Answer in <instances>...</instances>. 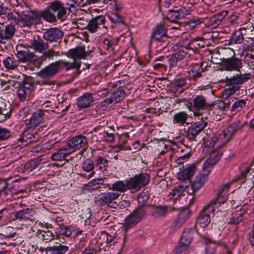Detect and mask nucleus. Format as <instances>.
I'll use <instances>...</instances> for the list:
<instances>
[{
  "mask_svg": "<svg viewBox=\"0 0 254 254\" xmlns=\"http://www.w3.org/2000/svg\"><path fill=\"white\" fill-rule=\"evenodd\" d=\"M150 178V176L148 174L141 172L128 178L125 182L123 181H117L112 184L111 186L110 185L108 186L111 190L118 192H125L129 190L131 193H134L148 185Z\"/></svg>",
  "mask_w": 254,
  "mask_h": 254,
  "instance_id": "1",
  "label": "nucleus"
},
{
  "mask_svg": "<svg viewBox=\"0 0 254 254\" xmlns=\"http://www.w3.org/2000/svg\"><path fill=\"white\" fill-rule=\"evenodd\" d=\"M246 124L247 122L241 120L233 122L221 133L214 135L210 140L209 146L216 148L224 146L230 140L233 135L243 128Z\"/></svg>",
  "mask_w": 254,
  "mask_h": 254,
  "instance_id": "2",
  "label": "nucleus"
},
{
  "mask_svg": "<svg viewBox=\"0 0 254 254\" xmlns=\"http://www.w3.org/2000/svg\"><path fill=\"white\" fill-rule=\"evenodd\" d=\"M79 66L78 64H69L63 60L56 61L43 68L38 72V76L44 80L42 84H47L48 80L57 74L61 69L65 68L66 70L72 69L73 67Z\"/></svg>",
  "mask_w": 254,
  "mask_h": 254,
  "instance_id": "3",
  "label": "nucleus"
},
{
  "mask_svg": "<svg viewBox=\"0 0 254 254\" xmlns=\"http://www.w3.org/2000/svg\"><path fill=\"white\" fill-rule=\"evenodd\" d=\"M250 78V73L237 74L231 77H226V88L223 91L224 95L228 98L240 89V85Z\"/></svg>",
  "mask_w": 254,
  "mask_h": 254,
  "instance_id": "4",
  "label": "nucleus"
},
{
  "mask_svg": "<svg viewBox=\"0 0 254 254\" xmlns=\"http://www.w3.org/2000/svg\"><path fill=\"white\" fill-rule=\"evenodd\" d=\"M30 129L24 130L19 138L14 141L12 144L14 149H20L40 139L42 134L36 130Z\"/></svg>",
  "mask_w": 254,
  "mask_h": 254,
  "instance_id": "5",
  "label": "nucleus"
},
{
  "mask_svg": "<svg viewBox=\"0 0 254 254\" xmlns=\"http://www.w3.org/2000/svg\"><path fill=\"white\" fill-rule=\"evenodd\" d=\"M190 110L193 112L195 117H199L202 115V111L207 110L209 112L212 111V104L207 102L206 97L203 95H197L195 96L192 102L190 103Z\"/></svg>",
  "mask_w": 254,
  "mask_h": 254,
  "instance_id": "6",
  "label": "nucleus"
},
{
  "mask_svg": "<svg viewBox=\"0 0 254 254\" xmlns=\"http://www.w3.org/2000/svg\"><path fill=\"white\" fill-rule=\"evenodd\" d=\"M121 195L118 192L109 191L101 193L94 198V202L97 206L107 205L108 207L116 208L118 203L116 201Z\"/></svg>",
  "mask_w": 254,
  "mask_h": 254,
  "instance_id": "7",
  "label": "nucleus"
},
{
  "mask_svg": "<svg viewBox=\"0 0 254 254\" xmlns=\"http://www.w3.org/2000/svg\"><path fill=\"white\" fill-rule=\"evenodd\" d=\"M230 184H225L223 185L219 190L216 197L211 201L210 203L205 206L202 211L207 214H212L213 215L214 213L217 208V203L220 204L224 202L227 192L228 189L230 187Z\"/></svg>",
  "mask_w": 254,
  "mask_h": 254,
  "instance_id": "8",
  "label": "nucleus"
},
{
  "mask_svg": "<svg viewBox=\"0 0 254 254\" xmlns=\"http://www.w3.org/2000/svg\"><path fill=\"white\" fill-rule=\"evenodd\" d=\"M146 215V211L141 207H137L124 220L123 228L127 231L133 227Z\"/></svg>",
  "mask_w": 254,
  "mask_h": 254,
  "instance_id": "9",
  "label": "nucleus"
},
{
  "mask_svg": "<svg viewBox=\"0 0 254 254\" xmlns=\"http://www.w3.org/2000/svg\"><path fill=\"white\" fill-rule=\"evenodd\" d=\"M230 57L221 59V65L226 71H240L242 67V63L241 59L235 57V53L233 49H229Z\"/></svg>",
  "mask_w": 254,
  "mask_h": 254,
  "instance_id": "10",
  "label": "nucleus"
},
{
  "mask_svg": "<svg viewBox=\"0 0 254 254\" xmlns=\"http://www.w3.org/2000/svg\"><path fill=\"white\" fill-rule=\"evenodd\" d=\"M31 80L26 79L18 83L19 86L15 89V93L21 102L29 100L31 92L34 90V86L30 81Z\"/></svg>",
  "mask_w": 254,
  "mask_h": 254,
  "instance_id": "11",
  "label": "nucleus"
},
{
  "mask_svg": "<svg viewBox=\"0 0 254 254\" xmlns=\"http://www.w3.org/2000/svg\"><path fill=\"white\" fill-rule=\"evenodd\" d=\"M66 146L70 153L82 148L80 152L83 153L88 147V139L83 134L76 135L68 140Z\"/></svg>",
  "mask_w": 254,
  "mask_h": 254,
  "instance_id": "12",
  "label": "nucleus"
},
{
  "mask_svg": "<svg viewBox=\"0 0 254 254\" xmlns=\"http://www.w3.org/2000/svg\"><path fill=\"white\" fill-rule=\"evenodd\" d=\"M207 124V122L202 121L191 124L185 131V137L190 141H196Z\"/></svg>",
  "mask_w": 254,
  "mask_h": 254,
  "instance_id": "13",
  "label": "nucleus"
},
{
  "mask_svg": "<svg viewBox=\"0 0 254 254\" xmlns=\"http://www.w3.org/2000/svg\"><path fill=\"white\" fill-rule=\"evenodd\" d=\"M15 25L12 24L5 26L4 29H0V44H2L5 49L10 46V41L15 33Z\"/></svg>",
  "mask_w": 254,
  "mask_h": 254,
  "instance_id": "14",
  "label": "nucleus"
},
{
  "mask_svg": "<svg viewBox=\"0 0 254 254\" xmlns=\"http://www.w3.org/2000/svg\"><path fill=\"white\" fill-rule=\"evenodd\" d=\"M47 110H37L30 118L26 120L25 125L28 129H33L38 127L43 121Z\"/></svg>",
  "mask_w": 254,
  "mask_h": 254,
  "instance_id": "15",
  "label": "nucleus"
},
{
  "mask_svg": "<svg viewBox=\"0 0 254 254\" xmlns=\"http://www.w3.org/2000/svg\"><path fill=\"white\" fill-rule=\"evenodd\" d=\"M190 85V79L189 78L184 77L177 78L172 82L170 90L174 93H181L185 89L189 88Z\"/></svg>",
  "mask_w": 254,
  "mask_h": 254,
  "instance_id": "16",
  "label": "nucleus"
},
{
  "mask_svg": "<svg viewBox=\"0 0 254 254\" xmlns=\"http://www.w3.org/2000/svg\"><path fill=\"white\" fill-rule=\"evenodd\" d=\"M19 18L20 21L22 22L24 25L27 26H31L36 24L40 19L36 12L30 10L20 12Z\"/></svg>",
  "mask_w": 254,
  "mask_h": 254,
  "instance_id": "17",
  "label": "nucleus"
},
{
  "mask_svg": "<svg viewBox=\"0 0 254 254\" xmlns=\"http://www.w3.org/2000/svg\"><path fill=\"white\" fill-rule=\"evenodd\" d=\"M68 56L73 59V63L69 64H78L79 66L73 67L72 69H79L81 66L80 60L85 59V48L84 47H78L74 49H70L67 53Z\"/></svg>",
  "mask_w": 254,
  "mask_h": 254,
  "instance_id": "18",
  "label": "nucleus"
},
{
  "mask_svg": "<svg viewBox=\"0 0 254 254\" xmlns=\"http://www.w3.org/2000/svg\"><path fill=\"white\" fill-rule=\"evenodd\" d=\"M64 33L58 28H52L47 30L43 33V38L50 42H57L61 40Z\"/></svg>",
  "mask_w": 254,
  "mask_h": 254,
  "instance_id": "19",
  "label": "nucleus"
},
{
  "mask_svg": "<svg viewBox=\"0 0 254 254\" xmlns=\"http://www.w3.org/2000/svg\"><path fill=\"white\" fill-rule=\"evenodd\" d=\"M168 38L167 29L163 24H159L153 29L151 37V43L153 42L154 40L157 41L168 39Z\"/></svg>",
  "mask_w": 254,
  "mask_h": 254,
  "instance_id": "20",
  "label": "nucleus"
},
{
  "mask_svg": "<svg viewBox=\"0 0 254 254\" xmlns=\"http://www.w3.org/2000/svg\"><path fill=\"white\" fill-rule=\"evenodd\" d=\"M14 219L20 221L34 222L36 218L31 208H26L16 211L14 213Z\"/></svg>",
  "mask_w": 254,
  "mask_h": 254,
  "instance_id": "21",
  "label": "nucleus"
},
{
  "mask_svg": "<svg viewBox=\"0 0 254 254\" xmlns=\"http://www.w3.org/2000/svg\"><path fill=\"white\" fill-rule=\"evenodd\" d=\"M94 101L93 94L87 92L78 98L76 105L78 109L81 110L90 107Z\"/></svg>",
  "mask_w": 254,
  "mask_h": 254,
  "instance_id": "22",
  "label": "nucleus"
},
{
  "mask_svg": "<svg viewBox=\"0 0 254 254\" xmlns=\"http://www.w3.org/2000/svg\"><path fill=\"white\" fill-rule=\"evenodd\" d=\"M49 8L54 12L58 11L57 17L59 19L63 20L66 18V9L61 1L56 0L51 2Z\"/></svg>",
  "mask_w": 254,
  "mask_h": 254,
  "instance_id": "23",
  "label": "nucleus"
},
{
  "mask_svg": "<svg viewBox=\"0 0 254 254\" xmlns=\"http://www.w3.org/2000/svg\"><path fill=\"white\" fill-rule=\"evenodd\" d=\"M211 171L209 169L204 168V166H202V170L201 174L198 175L194 182L193 187L196 190H199L206 182L208 180V176L210 173Z\"/></svg>",
  "mask_w": 254,
  "mask_h": 254,
  "instance_id": "24",
  "label": "nucleus"
},
{
  "mask_svg": "<svg viewBox=\"0 0 254 254\" xmlns=\"http://www.w3.org/2000/svg\"><path fill=\"white\" fill-rule=\"evenodd\" d=\"M188 14L189 10L184 7H181L178 9H170L167 16L171 21H175L184 18Z\"/></svg>",
  "mask_w": 254,
  "mask_h": 254,
  "instance_id": "25",
  "label": "nucleus"
},
{
  "mask_svg": "<svg viewBox=\"0 0 254 254\" xmlns=\"http://www.w3.org/2000/svg\"><path fill=\"white\" fill-rule=\"evenodd\" d=\"M17 58L22 63H34L38 60V57L33 53L28 51H18Z\"/></svg>",
  "mask_w": 254,
  "mask_h": 254,
  "instance_id": "26",
  "label": "nucleus"
},
{
  "mask_svg": "<svg viewBox=\"0 0 254 254\" xmlns=\"http://www.w3.org/2000/svg\"><path fill=\"white\" fill-rule=\"evenodd\" d=\"M30 44L32 48L39 53H42L49 48L48 43L44 42L39 36H37L36 38H34L33 40H31Z\"/></svg>",
  "mask_w": 254,
  "mask_h": 254,
  "instance_id": "27",
  "label": "nucleus"
},
{
  "mask_svg": "<svg viewBox=\"0 0 254 254\" xmlns=\"http://www.w3.org/2000/svg\"><path fill=\"white\" fill-rule=\"evenodd\" d=\"M222 157V154L217 151L212 152L209 158L205 161L203 164L204 168L210 170L211 169L215 164H216Z\"/></svg>",
  "mask_w": 254,
  "mask_h": 254,
  "instance_id": "28",
  "label": "nucleus"
},
{
  "mask_svg": "<svg viewBox=\"0 0 254 254\" xmlns=\"http://www.w3.org/2000/svg\"><path fill=\"white\" fill-rule=\"evenodd\" d=\"M195 171L196 166L195 164L189 165L178 175V179L183 181L189 180L194 175Z\"/></svg>",
  "mask_w": 254,
  "mask_h": 254,
  "instance_id": "29",
  "label": "nucleus"
},
{
  "mask_svg": "<svg viewBox=\"0 0 254 254\" xmlns=\"http://www.w3.org/2000/svg\"><path fill=\"white\" fill-rule=\"evenodd\" d=\"M0 183L5 184L6 187H7L8 189L14 195L18 194L19 192H23L24 191L20 188L21 185H20V181L18 179L11 182L10 183H7L5 180H1L0 181Z\"/></svg>",
  "mask_w": 254,
  "mask_h": 254,
  "instance_id": "30",
  "label": "nucleus"
},
{
  "mask_svg": "<svg viewBox=\"0 0 254 254\" xmlns=\"http://www.w3.org/2000/svg\"><path fill=\"white\" fill-rule=\"evenodd\" d=\"M70 153L67 146L64 145L60 149H58L57 151L53 153L51 158L52 160L54 161H62L65 160V157Z\"/></svg>",
  "mask_w": 254,
  "mask_h": 254,
  "instance_id": "31",
  "label": "nucleus"
},
{
  "mask_svg": "<svg viewBox=\"0 0 254 254\" xmlns=\"http://www.w3.org/2000/svg\"><path fill=\"white\" fill-rule=\"evenodd\" d=\"M95 166L97 170L104 172L107 171L109 167V161L104 156H98L95 161Z\"/></svg>",
  "mask_w": 254,
  "mask_h": 254,
  "instance_id": "32",
  "label": "nucleus"
},
{
  "mask_svg": "<svg viewBox=\"0 0 254 254\" xmlns=\"http://www.w3.org/2000/svg\"><path fill=\"white\" fill-rule=\"evenodd\" d=\"M4 67L8 70H15L18 66V62L13 56H8L2 61Z\"/></svg>",
  "mask_w": 254,
  "mask_h": 254,
  "instance_id": "33",
  "label": "nucleus"
},
{
  "mask_svg": "<svg viewBox=\"0 0 254 254\" xmlns=\"http://www.w3.org/2000/svg\"><path fill=\"white\" fill-rule=\"evenodd\" d=\"M246 218H247L246 213L237 211L231 214L228 223L229 224L237 225Z\"/></svg>",
  "mask_w": 254,
  "mask_h": 254,
  "instance_id": "34",
  "label": "nucleus"
},
{
  "mask_svg": "<svg viewBox=\"0 0 254 254\" xmlns=\"http://www.w3.org/2000/svg\"><path fill=\"white\" fill-rule=\"evenodd\" d=\"M18 81L13 80V79H8V80H2L0 81V85L1 86L2 90L6 92L7 93H10V90L11 87H13L15 89L17 86H18L19 84Z\"/></svg>",
  "mask_w": 254,
  "mask_h": 254,
  "instance_id": "35",
  "label": "nucleus"
},
{
  "mask_svg": "<svg viewBox=\"0 0 254 254\" xmlns=\"http://www.w3.org/2000/svg\"><path fill=\"white\" fill-rule=\"evenodd\" d=\"M51 254H64L69 249L66 245L61 243H57L55 245L48 248Z\"/></svg>",
  "mask_w": 254,
  "mask_h": 254,
  "instance_id": "36",
  "label": "nucleus"
},
{
  "mask_svg": "<svg viewBox=\"0 0 254 254\" xmlns=\"http://www.w3.org/2000/svg\"><path fill=\"white\" fill-rule=\"evenodd\" d=\"M82 169L84 171L87 172H91L88 175V178H90L94 176L95 173L93 171L94 168H95V164L93 161L90 159H86L85 160L82 164Z\"/></svg>",
  "mask_w": 254,
  "mask_h": 254,
  "instance_id": "37",
  "label": "nucleus"
},
{
  "mask_svg": "<svg viewBox=\"0 0 254 254\" xmlns=\"http://www.w3.org/2000/svg\"><path fill=\"white\" fill-rule=\"evenodd\" d=\"M226 11H223L218 13L216 15L213 16L210 19L211 25L213 27L218 26L222 21L224 18L227 15Z\"/></svg>",
  "mask_w": 254,
  "mask_h": 254,
  "instance_id": "38",
  "label": "nucleus"
},
{
  "mask_svg": "<svg viewBox=\"0 0 254 254\" xmlns=\"http://www.w3.org/2000/svg\"><path fill=\"white\" fill-rule=\"evenodd\" d=\"M125 95V91L121 89H118L114 91L109 97L111 101L115 104L123 100Z\"/></svg>",
  "mask_w": 254,
  "mask_h": 254,
  "instance_id": "39",
  "label": "nucleus"
},
{
  "mask_svg": "<svg viewBox=\"0 0 254 254\" xmlns=\"http://www.w3.org/2000/svg\"><path fill=\"white\" fill-rule=\"evenodd\" d=\"M188 115L184 112H179L173 116V123L179 126H183L188 120Z\"/></svg>",
  "mask_w": 254,
  "mask_h": 254,
  "instance_id": "40",
  "label": "nucleus"
},
{
  "mask_svg": "<svg viewBox=\"0 0 254 254\" xmlns=\"http://www.w3.org/2000/svg\"><path fill=\"white\" fill-rule=\"evenodd\" d=\"M168 208L167 206H155L151 216L155 218L164 217L167 214Z\"/></svg>",
  "mask_w": 254,
  "mask_h": 254,
  "instance_id": "41",
  "label": "nucleus"
},
{
  "mask_svg": "<svg viewBox=\"0 0 254 254\" xmlns=\"http://www.w3.org/2000/svg\"><path fill=\"white\" fill-rule=\"evenodd\" d=\"M36 234L39 239H42L46 242L51 241L54 239V235H53V233L50 230L41 231L39 230L37 231Z\"/></svg>",
  "mask_w": 254,
  "mask_h": 254,
  "instance_id": "42",
  "label": "nucleus"
},
{
  "mask_svg": "<svg viewBox=\"0 0 254 254\" xmlns=\"http://www.w3.org/2000/svg\"><path fill=\"white\" fill-rule=\"evenodd\" d=\"M191 232V231L190 229H187L184 231L180 239L182 244H185V245L187 246L190 245L192 239Z\"/></svg>",
  "mask_w": 254,
  "mask_h": 254,
  "instance_id": "43",
  "label": "nucleus"
},
{
  "mask_svg": "<svg viewBox=\"0 0 254 254\" xmlns=\"http://www.w3.org/2000/svg\"><path fill=\"white\" fill-rule=\"evenodd\" d=\"M244 39V36L241 32H234L229 40V45L241 44Z\"/></svg>",
  "mask_w": 254,
  "mask_h": 254,
  "instance_id": "44",
  "label": "nucleus"
},
{
  "mask_svg": "<svg viewBox=\"0 0 254 254\" xmlns=\"http://www.w3.org/2000/svg\"><path fill=\"white\" fill-rule=\"evenodd\" d=\"M246 105V100L239 99L236 100L233 104L231 110L235 114L240 112Z\"/></svg>",
  "mask_w": 254,
  "mask_h": 254,
  "instance_id": "45",
  "label": "nucleus"
},
{
  "mask_svg": "<svg viewBox=\"0 0 254 254\" xmlns=\"http://www.w3.org/2000/svg\"><path fill=\"white\" fill-rule=\"evenodd\" d=\"M103 43L105 48L109 52H113L115 51L117 46L118 41L116 40H112L109 39H105Z\"/></svg>",
  "mask_w": 254,
  "mask_h": 254,
  "instance_id": "46",
  "label": "nucleus"
},
{
  "mask_svg": "<svg viewBox=\"0 0 254 254\" xmlns=\"http://www.w3.org/2000/svg\"><path fill=\"white\" fill-rule=\"evenodd\" d=\"M198 222L200 224L201 227H205L210 222V215L202 211L198 218Z\"/></svg>",
  "mask_w": 254,
  "mask_h": 254,
  "instance_id": "47",
  "label": "nucleus"
},
{
  "mask_svg": "<svg viewBox=\"0 0 254 254\" xmlns=\"http://www.w3.org/2000/svg\"><path fill=\"white\" fill-rule=\"evenodd\" d=\"M41 163L39 160H31L27 161L24 166V170L26 172H30L38 167Z\"/></svg>",
  "mask_w": 254,
  "mask_h": 254,
  "instance_id": "48",
  "label": "nucleus"
},
{
  "mask_svg": "<svg viewBox=\"0 0 254 254\" xmlns=\"http://www.w3.org/2000/svg\"><path fill=\"white\" fill-rule=\"evenodd\" d=\"M149 194L148 191H142L139 193L137 200L138 202V207H141L144 208V207L146 205V202L149 198Z\"/></svg>",
  "mask_w": 254,
  "mask_h": 254,
  "instance_id": "49",
  "label": "nucleus"
},
{
  "mask_svg": "<svg viewBox=\"0 0 254 254\" xmlns=\"http://www.w3.org/2000/svg\"><path fill=\"white\" fill-rule=\"evenodd\" d=\"M204 41L200 37L192 39L190 50H193V52H194L195 50L204 47Z\"/></svg>",
  "mask_w": 254,
  "mask_h": 254,
  "instance_id": "50",
  "label": "nucleus"
},
{
  "mask_svg": "<svg viewBox=\"0 0 254 254\" xmlns=\"http://www.w3.org/2000/svg\"><path fill=\"white\" fill-rule=\"evenodd\" d=\"M186 186L184 185H179L175 186L170 192V195L174 198H177L178 197L181 196L184 191L186 190Z\"/></svg>",
  "mask_w": 254,
  "mask_h": 254,
  "instance_id": "51",
  "label": "nucleus"
},
{
  "mask_svg": "<svg viewBox=\"0 0 254 254\" xmlns=\"http://www.w3.org/2000/svg\"><path fill=\"white\" fill-rule=\"evenodd\" d=\"M206 244H210L205 249L204 254H216V245H219L220 243L219 242L212 241L211 239H208Z\"/></svg>",
  "mask_w": 254,
  "mask_h": 254,
  "instance_id": "52",
  "label": "nucleus"
},
{
  "mask_svg": "<svg viewBox=\"0 0 254 254\" xmlns=\"http://www.w3.org/2000/svg\"><path fill=\"white\" fill-rule=\"evenodd\" d=\"M6 14H7V18L8 20L13 21L16 23L20 21V12L16 11L15 9L11 10L8 9V11L6 12Z\"/></svg>",
  "mask_w": 254,
  "mask_h": 254,
  "instance_id": "53",
  "label": "nucleus"
},
{
  "mask_svg": "<svg viewBox=\"0 0 254 254\" xmlns=\"http://www.w3.org/2000/svg\"><path fill=\"white\" fill-rule=\"evenodd\" d=\"M41 17H43L45 20L50 22L56 21L57 18L54 13H52L50 10L47 9L41 13Z\"/></svg>",
  "mask_w": 254,
  "mask_h": 254,
  "instance_id": "54",
  "label": "nucleus"
},
{
  "mask_svg": "<svg viewBox=\"0 0 254 254\" xmlns=\"http://www.w3.org/2000/svg\"><path fill=\"white\" fill-rule=\"evenodd\" d=\"M109 19L116 24H125V18L117 12L112 13L109 16Z\"/></svg>",
  "mask_w": 254,
  "mask_h": 254,
  "instance_id": "55",
  "label": "nucleus"
},
{
  "mask_svg": "<svg viewBox=\"0 0 254 254\" xmlns=\"http://www.w3.org/2000/svg\"><path fill=\"white\" fill-rule=\"evenodd\" d=\"M12 136L10 130L6 127H0V141L8 140Z\"/></svg>",
  "mask_w": 254,
  "mask_h": 254,
  "instance_id": "56",
  "label": "nucleus"
},
{
  "mask_svg": "<svg viewBox=\"0 0 254 254\" xmlns=\"http://www.w3.org/2000/svg\"><path fill=\"white\" fill-rule=\"evenodd\" d=\"M113 103L110 100V97L106 98L104 101L100 103L96 108L100 111H106L109 108H111L113 105Z\"/></svg>",
  "mask_w": 254,
  "mask_h": 254,
  "instance_id": "57",
  "label": "nucleus"
},
{
  "mask_svg": "<svg viewBox=\"0 0 254 254\" xmlns=\"http://www.w3.org/2000/svg\"><path fill=\"white\" fill-rule=\"evenodd\" d=\"M0 196L2 197L3 200L9 199L14 195L5 184H3L2 188L0 190Z\"/></svg>",
  "mask_w": 254,
  "mask_h": 254,
  "instance_id": "58",
  "label": "nucleus"
},
{
  "mask_svg": "<svg viewBox=\"0 0 254 254\" xmlns=\"http://www.w3.org/2000/svg\"><path fill=\"white\" fill-rule=\"evenodd\" d=\"M204 71V70L202 69L201 67H200V65L196 64L194 66L191 70L192 72V77L194 80H196L197 79L202 76V72Z\"/></svg>",
  "mask_w": 254,
  "mask_h": 254,
  "instance_id": "59",
  "label": "nucleus"
},
{
  "mask_svg": "<svg viewBox=\"0 0 254 254\" xmlns=\"http://www.w3.org/2000/svg\"><path fill=\"white\" fill-rule=\"evenodd\" d=\"M192 37L190 36L188 37H183L180 42V44L182 45V48L186 50H190V44L192 42Z\"/></svg>",
  "mask_w": 254,
  "mask_h": 254,
  "instance_id": "60",
  "label": "nucleus"
},
{
  "mask_svg": "<svg viewBox=\"0 0 254 254\" xmlns=\"http://www.w3.org/2000/svg\"><path fill=\"white\" fill-rule=\"evenodd\" d=\"M100 180H94L91 182L88 183L87 185L88 189L90 190H97L101 187L102 186L104 185L103 183H101Z\"/></svg>",
  "mask_w": 254,
  "mask_h": 254,
  "instance_id": "61",
  "label": "nucleus"
},
{
  "mask_svg": "<svg viewBox=\"0 0 254 254\" xmlns=\"http://www.w3.org/2000/svg\"><path fill=\"white\" fill-rule=\"evenodd\" d=\"M74 230V228L72 226H68L62 228L60 233L61 235L67 237H70Z\"/></svg>",
  "mask_w": 254,
  "mask_h": 254,
  "instance_id": "62",
  "label": "nucleus"
},
{
  "mask_svg": "<svg viewBox=\"0 0 254 254\" xmlns=\"http://www.w3.org/2000/svg\"><path fill=\"white\" fill-rule=\"evenodd\" d=\"M212 111L214 108L222 110H225L229 106V103H226L225 101H219L217 103H212Z\"/></svg>",
  "mask_w": 254,
  "mask_h": 254,
  "instance_id": "63",
  "label": "nucleus"
},
{
  "mask_svg": "<svg viewBox=\"0 0 254 254\" xmlns=\"http://www.w3.org/2000/svg\"><path fill=\"white\" fill-rule=\"evenodd\" d=\"M103 141L112 142L115 140V136L113 133H109L108 131H104L99 134Z\"/></svg>",
  "mask_w": 254,
  "mask_h": 254,
  "instance_id": "64",
  "label": "nucleus"
}]
</instances>
